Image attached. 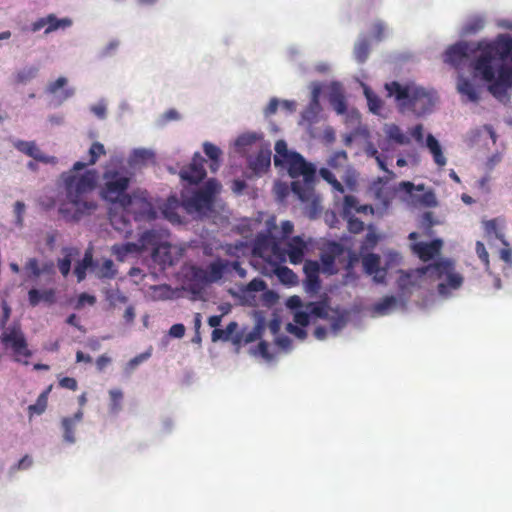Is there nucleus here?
<instances>
[{
    "mask_svg": "<svg viewBox=\"0 0 512 512\" xmlns=\"http://www.w3.org/2000/svg\"><path fill=\"white\" fill-rule=\"evenodd\" d=\"M51 389L52 386L50 385L38 396L35 404L29 405L28 412L30 417H32L35 414L41 415L42 413L45 412L48 403V395Z\"/></svg>",
    "mask_w": 512,
    "mask_h": 512,
    "instance_id": "nucleus-31",
    "label": "nucleus"
},
{
    "mask_svg": "<svg viewBox=\"0 0 512 512\" xmlns=\"http://www.w3.org/2000/svg\"><path fill=\"white\" fill-rule=\"evenodd\" d=\"M276 155L274 156V163L276 166L280 165L282 161L285 163L290 159L291 151H288L287 144L284 140H278L275 144Z\"/></svg>",
    "mask_w": 512,
    "mask_h": 512,
    "instance_id": "nucleus-38",
    "label": "nucleus"
},
{
    "mask_svg": "<svg viewBox=\"0 0 512 512\" xmlns=\"http://www.w3.org/2000/svg\"><path fill=\"white\" fill-rule=\"evenodd\" d=\"M348 230L351 233L359 234L364 230V223L359 218L355 216L348 217Z\"/></svg>",
    "mask_w": 512,
    "mask_h": 512,
    "instance_id": "nucleus-52",
    "label": "nucleus"
},
{
    "mask_svg": "<svg viewBox=\"0 0 512 512\" xmlns=\"http://www.w3.org/2000/svg\"><path fill=\"white\" fill-rule=\"evenodd\" d=\"M137 223L154 221L158 217L157 206L144 189L133 190L119 204Z\"/></svg>",
    "mask_w": 512,
    "mask_h": 512,
    "instance_id": "nucleus-7",
    "label": "nucleus"
},
{
    "mask_svg": "<svg viewBox=\"0 0 512 512\" xmlns=\"http://www.w3.org/2000/svg\"><path fill=\"white\" fill-rule=\"evenodd\" d=\"M72 25V20L70 18H62L58 19L54 14L48 15V23L45 28L44 33L49 34L58 29H66Z\"/></svg>",
    "mask_w": 512,
    "mask_h": 512,
    "instance_id": "nucleus-35",
    "label": "nucleus"
},
{
    "mask_svg": "<svg viewBox=\"0 0 512 512\" xmlns=\"http://www.w3.org/2000/svg\"><path fill=\"white\" fill-rule=\"evenodd\" d=\"M163 238V231L150 229L144 231L139 237V244L141 249L145 250L148 248L153 249V255L155 256L161 247V241Z\"/></svg>",
    "mask_w": 512,
    "mask_h": 512,
    "instance_id": "nucleus-19",
    "label": "nucleus"
},
{
    "mask_svg": "<svg viewBox=\"0 0 512 512\" xmlns=\"http://www.w3.org/2000/svg\"><path fill=\"white\" fill-rule=\"evenodd\" d=\"M55 299V292L53 289H47L44 291H39L38 289H31L28 292V300L29 304L32 307L37 306L41 301L47 303H53Z\"/></svg>",
    "mask_w": 512,
    "mask_h": 512,
    "instance_id": "nucleus-27",
    "label": "nucleus"
},
{
    "mask_svg": "<svg viewBox=\"0 0 512 512\" xmlns=\"http://www.w3.org/2000/svg\"><path fill=\"white\" fill-rule=\"evenodd\" d=\"M442 240L434 239L431 242H417L411 245V249L422 261L427 262L440 253Z\"/></svg>",
    "mask_w": 512,
    "mask_h": 512,
    "instance_id": "nucleus-16",
    "label": "nucleus"
},
{
    "mask_svg": "<svg viewBox=\"0 0 512 512\" xmlns=\"http://www.w3.org/2000/svg\"><path fill=\"white\" fill-rule=\"evenodd\" d=\"M358 200L355 196L353 195H346L344 197V201H343V213L348 216L351 211L354 209L355 211H357V208H358Z\"/></svg>",
    "mask_w": 512,
    "mask_h": 512,
    "instance_id": "nucleus-49",
    "label": "nucleus"
},
{
    "mask_svg": "<svg viewBox=\"0 0 512 512\" xmlns=\"http://www.w3.org/2000/svg\"><path fill=\"white\" fill-rule=\"evenodd\" d=\"M467 53L468 45L466 43H456L446 50L445 62L457 65L467 57Z\"/></svg>",
    "mask_w": 512,
    "mask_h": 512,
    "instance_id": "nucleus-25",
    "label": "nucleus"
},
{
    "mask_svg": "<svg viewBox=\"0 0 512 512\" xmlns=\"http://www.w3.org/2000/svg\"><path fill=\"white\" fill-rule=\"evenodd\" d=\"M203 150L205 155L211 160L209 166L210 170L212 172H216L220 167V158L222 155L221 149L210 142H205L203 144Z\"/></svg>",
    "mask_w": 512,
    "mask_h": 512,
    "instance_id": "nucleus-30",
    "label": "nucleus"
},
{
    "mask_svg": "<svg viewBox=\"0 0 512 512\" xmlns=\"http://www.w3.org/2000/svg\"><path fill=\"white\" fill-rule=\"evenodd\" d=\"M286 330L301 340L305 339L307 336V333L304 330V327L299 326V325H294L292 323H288L286 326Z\"/></svg>",
    "mask_w": 512,
    "mask_h": 512,
    "instance_id": "nucleus-56",
    "label": "nucleus"
},
{
    "mask_svg": "<svg viewBox=\"0 0 512 512\" xmlns=\"http://www.w3.org/2000/svg\"><path fill=\"white\" fill-rule=\"evenodd\" d=\"M109 396H110V412L111 413H118L122 406H121V402L123 400V393L120 389H111L109 391Z\"/></svg>",
    "mask_w": 512,
    "mask_h": 512,
    "instance_id": "nucleus-45",
    "label": "nucleus"
},
{
    "mask_svg": "<svg viewBox=\"0 0 512 512\" xmlns=\"http://www.w3.org/2000/svg\"><path fill=\"white\" fill-rule=\"evenodd\" d=\"M397 302L395 296H385L374 304L373 310L379 315H386L397 306Z\"/></svg>",
    "mask_w": 512,
    "mask_h": 512,
    "instance_id": "nucleus-34",
    "label": "nucleus"
},
{
    "mask_svg": "<svg viewBox=\"0 0 512 512\" xmlns=\"http://www.w3.org/2000/svg\"><path fill=\"white\" fill-rule=\"evenodd\" d=\"M348 161L347 152L339 150L334 152L327 161V164L332 169L343 168Z\"/></svg>",
    "mask_w": 512,
    "mask_h": 512,
    "instance_id": "nucleus-41",
    "label": "nucleus"
},
{
    "mask_svg": "<svg viewBox=\"0 0 512 512\" xmlns=\"http://www.w3.org/2000/svg\"><path fill=\"white\" fill-rule=\"evenodd\" d=\"M410 135L418 142L419 144L423 143L424 138V127L422 124L415 125L411 131Z\"/></svg>",
    "mask_w": 512,
    "mask_h": 512,
    "instance_id": "nucleus-58",
    "label": "nucleus"
},
{
    "mask_svg": "<svg viewBox=\"0 0 512 512\" xmlns=\"http://www.w3.org/2000/svg\"><path fill=\"white\" fill-rule=\"evenodd\" d=\"M96 267L97 262L93 260V250L88 248L84 253L83 259L75 265L74 274L77 277V281L82 282L86 278V271L88 269L95 270Z\"/></svg>",
    "mask_w": 512,
    "mask_h": 512,
    "instance_id": "nucleus-23",
    "label": "nucleus"
},
{
    "mask_svg": "<svg viewBox=\"0 0 512 512\" xmlns=\"http://www.w3.org/2000/svg\"><path fill=\"white\" fill-rule=\"evenodd\" d=\"M47 23H48V16L39 18L35 22L32 23L31 30L33 32H37V31L41 30L42 28H46Z\"/></svg>",
    "mask_w": 512,
    "mask_h": 512,
    "instance_id": "nucleus-64",
    "label": "nucleus"
},
{
    "mask_svg": "<svg viewBox=\"0 0 512 512\" xmlns=\"http://www.w3.org/2000/svg\"><path fill=\"white\" fill-rule=\"evenodd\" d=\"M185 334V326L181 323H177L171 326L169 335L174 338H182Z\"/></svg>",
    "mask_w": 512,
    "mask_h": 512,
    "instance_id": "nucleus-61",
    "label": "nucleus"
},
{
    "mask_svg": "<svg viewBox=\"0 0 512 512\" xmlns=\"http://www.w3.org/2000/svg\"><path fill=\"white\" fill-rule=\"evenodd\" d=\"M59 386L65 389L75 391L78 387L77 381L72 377H63L59 381Z\"/></svg>",
    "mask_w": 512,
    "mask_h": 512,
    "instance_id": "nucleus-59",
    "label": "nucleus"
},
{
    "mask_svg": "<svg viewBox=\"0 0 512 512\" xmlns=\"http://www.w3.org/2000/svg\"><path fill=\"white\" fill-rule=\"evenodd\" d=\"M253 254L259 257L273 255L279 262L285 261V252L269 234H258L253 243Z\"/></svg>",
    "mask_w": 512,
    "mask_h": 512,
    "instance_id": "nucleus-10",
    "label": "nucleus"
},
{
    "mask_svg": "<svg viewBox=\"0 0 512 512\" xmlns=\"http://www.w3.org/2000/svg\"><path fill=\"white\" fill-rule=\"evenodd\" d=\"M71 262V254H67L64 258L58 260L59 271L64 277L70 273Z\"/></svg>",
    "mask_w": 512,
    "mask_h": 512,
    "instance_id": "nucleus-53",
    "label": "nucleus"
},
{
    "mask_svg": "<svg viewBox=\"0 0 512 512\" xmlns=\"http://www.w3.org/2000/svg\"><path fill=\"white\" fill-rule=\"evenodd\" d=\"M381 258L378 254L368 253L362 257V265L364 271L368 275H374V279L381 282L382 279L377 278V273L380 272Z\"/></svg>",
    "mask_w": 512,
    "mask_h": 512,
    "instance_id": "nucleus-26",
    "label": "nucleus"
},
{
    "mask_svg": "<svg viewBox=\"0 0 512 512\" xmlns=\"http://www.w3.org/2000/svg\"><path fill=\"white\" fill-rule=\"evenodd\" d=\"M484 27V20L481 17H474L470 19L464 26L466 34H474Z\"/></svg>",
    "mask_w": 512,
    "mask_h": 512,
    "instance_id": "nucleus-47",
    "label": "nucleus"
},
{
    "mask_svg": "<svg viewBox=\"0 0 512 512\" xmlns=\"http://www.w3.org/2000/svg\"><path fill=\"white\" fill-rule=\"evenodd\" d=\"M83 419V411L79 409L73 416L64 417L61 420V426L63 429L64 441L73 444L76 441L75 428L76 425Z\"/></svg>",
    "mask_w": 512,
    "mask_h": 512,
    "instance_id": "nucleus-20",
    "label": "nucleus"
},
{
    "mask_svg": "<svg viewBox=\"0 0 512 512\" xmlns=\"http://www.w3.org/2000/svg\"><path fill=\"white\" fill-rule=\"evenodd\" d=\"M274 273L278 277V279L288 285H293L297 282L296 274L287 266H276L274 269Z\"/></svg>",
    "mask_w": 512,
    "mask_h": 512,
    "instance_id": "nucleus-37",
    "label": "nucleus"
},
{
    "mask_svg": "<svg viewBox=\"0 0 512 512\" xmlns=\"http://www.w3.org/2000/svg\"><path fill=\"white\" fill-rule=\"evenodd\" d=\"M429 276L432 280L441 279L446 276L447 283H439L437 286L438 293L441 296H448L449 290L458 289L463 283V277L454 272V264L450 260H440L433 264L402 272L398 279V287L402 291L408 290L410 287L419 286L418 279Z\"/></svg>",
    "mask_w": 512,
    "mask_h": 512,
    "instance_id": "nucleus-5",
    "label": "nucleus"
},
{
    "mask_svg": "<svg viewBox=\"0 0 512 512\" xmlns=\"http://www.w3.org/2000/svg\"><path fill=\"white\" fill-rule=\"evenodd\" d=\"M307 244L301 236H294L286 243L285 256L288 255L291 264H300L305 256Z\"/></svg>",
    "mask_w": 512,
    "mask_h": 512,
    "instance_id": "nucleus-15",
    "label": "nucleus"
},
{
    "mask_svg": "<svg viewBox=\"0 0 512 512\" xmlns=\"http://www.w3.org/2000/svg\"><path fill=\"white\" fill-rule=\"evenodd\" d=\"M386 25L382 21H376L372 25V35L376 41H382L385 38Z\"/></svg>",
    "mask_w": 512,
    "mask_h": 512,
    "instance_id": "nucleus-50",
    "label": "nucleus"
},
{
    "mask_svg": "<svg viewBox=\"0 0 512 512\" xmlns=\"http://www.w3.org/2000/svg\"><path fill=\"white\" fill-rule=\"evenodd\" d=\"M370 52V45L366 39L360 40L354 48V55L359 63H364Z\"/></svg>",
    "mask_w": 512,
    "mask_h": 512,
    "instance_id": "nucleus-43",
    "label": "nucleus"
},
{
    "mask_svg": "<svg viewBox=\"0 0 512 512\" xmlns=\"http://www.w3.org/2000/svg\"><path fill=\"white\" fill-rule=\"evenodd\" d=\"M24 270L30 278H37L42 273L39 267V262L36 258H29L24 266Z\"/></svg>",
    "mask_w": 512,
    "mask_h": 512,
    "instance_id": "nucleus-46",
    "label": "nucleus"
},
{
    "mask_svg": "<svg viewBox=\"0 0 512 512\" xmlns=\"http://www.w3.org/2000/svg\"><path fill=\"white\" fill-rule=\"evenodd\" d=\"M116 252L126 255L128 253L138 252L141 249L140 244L136 243H125L121 246H115Z\"/></svg>",
    "mask_w": 512,
    "mask_h": 512,
    "instance_id": "nucleus-54",
    "label": "nucleus"
},
{
    "mask_svg": "<svg viewBox=\"0 0 512 512\" xmlns=\"http://www.w3.org/2000/svg\"><path fill=\"white\" fill-rule=\"evenodd\" d=\"M473 68L489 83L488 91L497 100L508 102V90L512 87V37L501 34L483 46Z\"/></svg>",
    "mask_w": 512,
    "mask_h": 512,
    "instance_id": "nucleus-2",
    "label": "nucleus"
},
{
    "mask_svg": "<svg viewBox=\"0 0 512 512\" xmlns=\"http://www.w3.org/2000/svg\"><path fill=\"white\" fill-rule=\"evenodd\" d=\"M303 271L305 274V284L308 291L317 292L321 287L319 278L320 266L317 261L308 260L305 262Z\"/></svg>",
    "mask_w": 512,
    "mask_h": 512,
    "instance_id": "nucleus-18",
    "label": "nucleus"
},
{
    "mask_svg": "<svg viewBox=\"0 0 512 512\" xmlns=\"http://www.w3.org/2000/svg\"><path fill=\"white\" fill-rule=\"evenodd\" d=\"M426 147L429 149L431 154L433 155L434 162L442 167L446 165V158L442 152V148L438 142V140L432 135L428 134L426 138Z\"/></svg>",
    "mask_w": 512,
    "mask_h": 512,
    "instance_id": "nucleus-28",
    "label": "nucleus"
},
{
    "mask_svg": "<svg viewBox=\"0 0 512 512\" xmlns=\"http://www.w3.org/2000/svg\"><path fill=\"white\" fill-rule=\"evenodd\" d=\"M476 253L481 262L488 267L489 266V254L485 248V245L481 241L476 242Z\"/></svg>",
    "mask_w": 512,
    "mask_h": 512,
    "instance_id": "nucleus-55",
    "label": "nucleus"
},
{
    "mask_svg": "<svg viewBox=\"0 0 512 512\" xmlns=\"http://www.w3.org/2000/svg\"><path fill=\"white\" fill-rule=\"evenodd\" d=\"M294 322L296 325L305 327L309 324V314L304 311H298L294 314Z\"/></svg>",
    "mask_w": 512,
    "mask_h": 512,
    "instance_id": "nucleus-60",
    "label": "nucleus"
},
{
    "mask_svg": "<svg viewBox=\"0 0 512 512\" xmlns=\"http://www.w3.org/2000/svg\"><path fill=\"white\" fill-rule=\"evenodd\" d=\"M289 176L294 179L291 190L305 204V214L315 219L321 211L320 197L315 194L316 168L298 152H292L286 162Z\"/></svg>",
    "mask_w": 512,
    "mask_h": 512,
    "instance_id": "nucleus-3",
    "label": "nucleus"
},
{
    "mask_svg": "<svg viewBox=\"0 0 512 512\" xmlns=\"http://www.w3.org/2000/svg\"><path fill=\"white\" fill-rule=\"evenodd\" d=\"M484 230L487 235H494L503 244L507 245L504 234L499 230L497 220L491 219L484 222Z\"/></svg>",
    "mask_w": 512,
    "mask_h": 512,
    "instance_id": "nucleus-44",
    "label": "nucleus"
},
{
    "mask_svg": "<svg viewBox=\"0 0 512 512\" xmlns=\"http://www.w3.org/2000/svg\"><path fill=\"white\" fill-rule=\"evenodd\" d=\"M379 241V236L372 230H370L361 245V251H368L375 248Z\"/></svg>",
    "mask_w": 512,
    "mask_h": 512,
    "instance_id": "nucleus-48",
    "label": "nucleus"
},
{
    "mask_svg": "<svg viewBox=\"0 0 512 512\" xmlns=\"http://www.w3.org/2000/svg\"><path fill=\"white\" fill-rule=\"evenodd\" d=\"M238 324L235 321L230 322L225 329L216 328L211 333L212 342L229 341L231 335L236 331Z\"/></svg>",
    "mask_w": 512,
    "mask_h": 512,
    "instance_id": "nucleus-33",
    "label": "nucleus"
},
{
    "mask_svg": "<svg viewBox=\"0 0 512 512\" xmlns=\"http://www.w3.org/2000/svg\"><path fill=\"white\" fill-rule=\"evenodd\" d=\"M331 103L338 114H344L346 112L347 106L343 95H334L331 98Z\"/></svg>",
    "mask_w": 512,
    "mask_h": 512,
    "instance_id": "nucleus-51",
    "label": "nucleus"
},
{
    "mask_svg": "<svg viewBox=\"0 0 512 512\" xmlns=\"http://www.w3.org/2000/svg\"><path fill=\"white\" fill-rule=\"evenodd\" d=\"M15 148L24 153L25 155L35 159L38 162L42 163H55V157L46 156L42 153V151L37 147L34 141H23L19 140L15 143Z\"/></svg>",
    "mask_w": 512,
    "mask_h": 512,
    "instance_id": "nucleus-17",
    "label": "nucleus"
},
{
    "mask_svg": "<svg viewBox=\"0 0 512 512\" xmlns=\"http://www.w3.org/2000/svg\"><path fill=\"white\" fill-rule=\"evenodd\" d=\"M251 291H262L266 288V283L262 279L255 278L248 284Z\"/></svg>",
    "mask_w": 512,
    "mask_h": 512,
    "instance_id": "nucleus-62",
    "label": "nucleus"
},
{
    "mask_svg": "<svg viewBox=\"0 0 512 512\" xmlns=\"http://www.w3.org/2000/svg\"><path fill=\"white\" fill-rule=\"evenodd\" d=\"M67 84V79L65 77H59L56 81L51 82L47 87V92L50 94H55L60 88L64 87Z\"/></svg>",
    "mask_w": 512,
    "mask_h": 512,
    "instance_id": "nucleus-57",
    "label": "nucleus"
},
{
    "mask_svg": "<svg viewBox=\"0 0 512 512\" xmlns=\"http://www.w3.org/2000/svg\"><path fill=\"white\" fill-rule=\"evenodd\" d=\"M383 131L388 141L398 145H409L410 136L406 134L397 124L388 123L383 127Z\"/></svg>",
    "mask_w": 512,
    "mask_h": 512,
    "instance_id": "nucleus-22",
    "label": "nucleus"
},
{
    "mask_svg": "<svg viewBox=\"0 0 512 512\" xmlns=\"http://www.w3.org/2000/svg\"><path fill=\"white\" fill-rule=\"evenodd\" d=\"M38 73V68L35 66L25 67L19 71H17L14 75V83L26 84L30 82L32 79L36 77Z\"/></svg>",
    "mask_w": 512,
    "mask_h": 512,
    "instance_id": "nucleus-36",
    "label": "nucleus"
},
{
    "mask_svg": "<svg viewBox=\"0 0 512 512\" xmlns=\"http://www.w3.org/2000/svg\"><path fill=\"white\" fill-rule=\"evenodd\" d=\"M96 275L98 278L111 279L115 276L116 271L114 269V263L111 259H105L100 266L97 265L95 268Z\"/></svg>",
    "mask_w": 512,
    "mask_h": 512,
    "instance_id": "nucleus-40",
    "label": "nucleus"
},
{
    "mask_svg": "<svg viewBox=\"0 0 512 512\" xmlns=\"http://www.w3.org/2000/svg\"><path fill=\"white\" fill-rule=\"evenodd\" d=\"M279 106V101L276 98H272L264 110L266 116L275 114Z\"/></svg>",
    "mask_w": 512,
    "mask_h": 512,
    "instance_id": "nucleus-63",
    "label": "nucleus"
},
{
    "mask_svg": "<svg viewBox=\"0 0 512 512\" xmlns=\"http://www.w3.org/2000/svg\"><path fill=\"white\" fill-rule=\"evenodd\" d=\"M2 344L10 347L16 356V360L20 361L19 357L29 358L32 352L28 349V344L25 336L19 327H12L4 331L0 337Z\"/></svg>",
    "mask_w": 512,
    "mask_h": 512,
    "instance_id": "nucleus-9",
    "label": "nucleus"
},
{
    "mask_svg": "<svg viewBox=\"0 0 512 512\" xmlns=\"http://www.w3.org/2000/svg\"><path fill=\"white\" fill-rule=\"evenodd\" d=\"M388 96L394 97L401 113L412 112L417 116L425 115L432 111L436 101V93L427 90L415 83L400 84L392 81L385 84Z\"/></svg>",
    "mask_w": 512,
    "mask_h": 512,
    "instance_id": "nucleus-4",
    "label": "nucleus"
},
{
    "mask_svg": "<svg viewBox=\"0 0 512 512\" xmlns=\"http://www.w3.org/2000/svg\"><path fill=\"white\" fill-rule=\"evenodd\" d=\"M262 140V134L259 133H245L240 135L236 141L235 145L239 149H244L246 147H249L257 142H260Z\"/></svg>",
    "mask_w": 512,
    "mask_h": 512,
    "instance_id": "nucleus-39",
    "label": "nucleus"
},
{
    "mask_svg": "<svg viewBox=\"0 0 512 512\" xmlns=\"http://www.w3.org/2000/svg\"><path fill=\"white\" fill-rule=\"evenodd\" d=\"M230 261L223 259H216L208 266V279L209 283L217 282L222 279L225 273L229 272Z\"/></svg>",
    "mask_w": 512,
    "mask_h": 512,
    "instance_id": "nucleus-24",
    "label": "nucleus"
},
{
    "mask_svg": "<svg viewBox=\"0 0 512 512\" xmlns=\"http://www.w3.org/2000/svg\"><path fill=\"white\" fill-rule=\"evenodd\" d=\"M220 188L221 185L216 179H209L186 201L187 207L203 214L212 211L214 197Z\"/></svg>",
    "mask_w": 512,
    "mask_h": 512,
    "instance_id": "nucleus-8",
    "label": "nucleus"
},
{
    "mask_svg": "<svg viewBox=\"0 0 512 512\" xmlns=\"http://www.w3.org/2000/svg\"><path fill=\"white\" fill-rule=\"evenodd\" d=\"M364 93L368 102L369 110L374 114L380 115L383 106L382 100L368 88L364 90Z\"/></svg>",
    "mask_w": 512,
    "mask_h": 512,
    "instance_id": "nucleus-42",
    "label": "nucleus"
},
{
    "mask_svg": "<svg viewBox=\"0 0 512 512\" xmlns=\"http://www.w3.org/2000/svg\"><path fill=\"white\" fill-rule=\"evenodd\" d=\"M271 155L270 144L261 143L256 155L248 157V168L257 176L266 173L271 165Z\"/></svg>",
    "mask_w": 512,
    "mask_h": 512,
    "instance_id": "nucleus-11",
    "label": "nucleus"
},
{
    "mask_svg": "<svg viewBox=\"0 0 512 512\" xmlns=\"http://www.w3.org/2000/svg\"><path fill=\"white\" fill-rule=\"evenodd\" d=\"M106 155L105 147L100 142H93L88 150V161H77L68 172H64L61 178L64 183L66 202L59 206V213L67 221H79L83 216L90 215L97 208L94 200L85 198L86 194L92 192L97 183V171L86 170L83 174H77L87 166L97 163L101 156Z\"/></svg>",
    "mask_w": 512,
    "mask_h": 512,
    "instance_id": "nucleus-1",
    "label": "nucleus"
},
{
    "mask_svg": "<svg viewBox=\"0 0 512 512\" xmlns=\"http://www.w3.org/2000/svg\"><path fill=\"white\" fill-rule=\"evenodd\" d=\"M178 208V200L175 197H169L162 207V214L171 223H181V217L177 212Z\"/></svg>",
    "mask_w": 512,
    "mask_h": 512,
    "instance_id": "nucleus-29",
    "label": "nucleus"
},
{
    "mask_svg": "<svg viewBox=\"0 0 512 512\" xmlns=\"http://www.w3.org/2000/svg\"><path fill=\"white\" fill-rule=\"evenodd\" d=\"M458 92L462 95L467 96L471 102H477L479 100V94L475 86L465 78H461L457 85Z\"/></svg>",
    "mask_w": 512,
    "mask_h": 512,
    "instance_id": "nucleus-32",
    "label": "nucleus"
},
{
    "mask_svg": "<svg viewBox=\"0 0 512 512\" xmlns=\"http://www.w3.org/2000/svg\"><path fill=\"white\" fill-rule=\"evenodd\" d=\"M102 179L100 196L103 200L119 205L123 202L124 197L130 194L127 193V190L131 183L132 174L125 167L106 168Z\"/></svg>",
    "mask_w": 512,
    "mask_h": 512,
    "instance_id": "nucleus-6",
    "label": "nucleus"
},
{
    "mask_svg": "<svg viewBox=\"0 0 512 512\" xmlns=\"http://www.w3.org/2000/svg\"><path fill=\"white\" fill-rule=\"evenodd\" d=\"M344 252L341 244L333 242L329 245L328 251L321 255V262L325 272L334 273V264L336 258Z\"/></svg>",
    "mask_w": 512,
    "mask_h": 512,
    "instance_id": "nucleus-21",
    "label": "nucleus"
},
{
    "mask_svg": "<svg viewBox=\"0 0 512 512\" xmlns=\"http://www.w3.org/2000/svg\"><path fill=\"white\" fill-rule=\"evenodd\" d=\"M131 215L121 208L111 209L109 212V221L115 231L124 238H129L133 233V226L130 220Z\"/></svg>",
    "mask_w": 512,
    "mask_h": 512,
    "instance_id": "nucleus-13",
    "label": "nucleus"
},
{
    "mask_svg": "<svg viewBox=\"0 0 512 512\" xmlns=\"http://www.w3.org/2000/svg\"><path fill=\"white\" fill-rule=\"evenodd\" d=\"M189 290L193 294H199L209 284L208 271L202 267L193 265L186 274Z\"/></svg>",
    "mask_w": 512,
    "mask_h": 512,
    "instance_id": "nucleus-14",
    "label": "nucleus"
},
{
    "mask_svg": "<svg viewBox=\"0 0 512 512\" xmlns=\"http://www.w3.org/2000/svg\"><path fill=\"white\" fill-rule=\"evenodd\" d=\"M205 162L200 153H195L191 163L181 169V178L189 184H198L206 177Z\"/></svg>",
    "mask_w": 512,
    "mask_h": 512,
    "instance_id": "nucleus-12",
    "label": "nucleus"
}]
</instances>
